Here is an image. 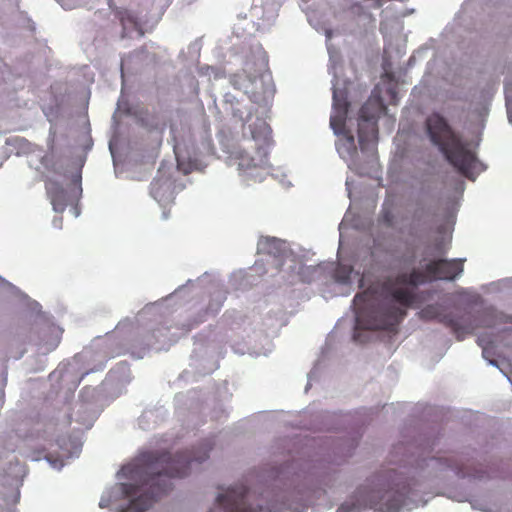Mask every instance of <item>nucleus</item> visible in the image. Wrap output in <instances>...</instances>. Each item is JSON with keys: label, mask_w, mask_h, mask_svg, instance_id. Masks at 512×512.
<instances>
[{"label": "nucleus", "mask_w": 512, "mask_h": 512, "mask_svg": "<svg viewBox=\"0 0 512 512\" xmlns=\"http://www.w3.org/2000/svg\"><path fill=\"white\" fill-rule=\"evenodd\" d=\"M462 272L463 260L440 259L430 261L425 266V271L414 268L409 273H399L385 283V289L391 299L400 306L386 301L376 304L374 296L368 291L356 294L353 299L356 330L394 331L405 317L406 308L416 299L412 289L398 286L408 285L414 288L425 283L428 278L451 281Z\"/></svg>", "instance_id": "obj_1"}, {"label": "nucleus", "mask_w": 512, "mask_h": 512, "mask_svg": "<svg viewBox=\"0 0 512 512\" xmlns=\"http://www.w3.org/2000/svg\"><path fill=\"white\" fill-rule=\"evenodd\" d=\"M211 449L210 441H205L197 450L180 452L174 456L165 451L141 454L136 464L123 469L134 482L122 484V492L132 499L116 512L147 511L159 497L171 489L172 478L187 476L190 465L193 462L205 461Z\"/></svg>", "instance_id": "obj_2"}, {"label": "nucleus", "mask_w": 512, "mask_h": 512, "mask_svg": "<svg viewBox=\"0 0 512 512\" xmlns=\"http://www.w3.org/2000/svg\"><path fill=\"white\" fill-rule=\"evenodd\" d=\"M426 126L431 141L438 146L449 163L461 174L469 177L477 159L468 144L462 141L439 113L431 114L426 120Z\"/></svg>", "instance_id": "obj_3"}, {"label": "nucleus", "mask_w": 512, "mask_h": 512, "mask_svg": "<svg viewBox=\"0 0 512 512\" xmlns=\"http://www.w3.org/2000/svg\"><path fill=\"white\" fill-rule=\"evenodd\" d=\"M386 109L380 97H370L361 107L358 119V141L362 151L374 147L378 140V118Z\"/></svg>", "instance_id": "obj_4"}, {"label": "nucleus", "mask_w": 512, "mask_h": 512, "mask_svg": "<svg viewBox=\"0 0 512 512\" xmlns=\"http://www.w3.org/2000/svg\"><path fill=\"white\" fill-rule=\"evenodd\" d=\"M248 493L245 486H236L228 489L225 494H220L217 501L224 507L225 512H265L261 507L254 508L248 504Z\"/></svg>", "instance_id": "obj_5"}, {"label": "nucleus", "mask_w": 512, "mask_h": 512, "mask_svg": "<svg viewBox=\"0 0 512 512\" xmlns=\"http://www.w3.org/2000/svg\"><path fill=\"white\" fill-rule=\"evenodd\" d=\"M349 107L350 103L347 98V93L344 90L334 89L330 126L335 134H339L345 130Z\"/></svg>", "instance_id": "obj_6"}, {"label": "nucleus", "mask_w": 512, "mask_h": 512, "mask_svg": "<svg viewBox=\"0 0 512 512\" xmlns=\"http://www.w3.org/2000/svg\"><path fill=\"white\" fill-rule=\"evenodd\" d=\"M420 315L424 319H435L440 323H443L444 325L450 327L453 330V332L457 335L458 340L463 339V337L461 336L463 332L462 327L460 326L458 321L450 315L443 314L438 305H427L421 310Z\"/></svg>", "instance_id": "obj_7"}, {"label": "nucleus", "mask_w": 512, "mask_h": 512, "mask_svg": "<svg viewBox=\"0 0 512 512\" xmlns=\"http://www.w3.org/2000/svg\"><path fill=\"white\" fill-rule=\"evenodd\" d=\"M150 193L161 205H166L173 201V187L169 179H155L151 183Z\"/></svg>", "instance_id": "obj_8"}, {"label": "nucleus", "mask_w": 512, "mask_h": 512, "mask_svg": "<svg viewBox=\"0 0 512 512\" xmlns=\"http://www.w3.org/2000/svg\"><path fill=\"white\" fill-rule=\"evenodd\" d=\"M258 250L261 253L282 258L286 253V242L275 237H261L258 241Z\"/></svg>", "instance_id": "obj_9"}, {"label": "nucleus", "mask_w": 512, "mask_h": 512, "mask_svg": "<svg viewBox=\"0 0 512 512\" xmlns=\"http://www.w3.org/2000/svg\"><path fill=\"white\" fill-rule=\"evenodd\" d=\"M45 188L54 210L63 211L66 206V195L63 187L56 182L48 181Z\"/></svg>", "instance_id": "obj_10"}, {"label": "nucleus", "mask_w": 512, "mask_h": 512, "mask_svg": "<svg viewBox=\"0 0 512 512\" xmlns=\"http://www.w3.org/2000/svg\"><path fill=\"white\" fill-rule=\"evenodd\" d=\"M238 160L239 170L246 172L253 168L262 166L265 163V155H260L258 159H255L246 151H241L238 154Z\"/></svg>", "instance_id": "obj_11"}, {"label": "nucleus", "mask_w": 512, "mask_h": 512, "mask_svg": "<svg viewBox=\"0 0 512 512\" xmlns=\"http://www.w3.org/2000/svg\"><path fill=\"white\" fill-rule=\"evenodd\" d=\"M353 268L349 265L339 264L334 270V279L338 283L347 284L350 281V276Z\"/></svg>", "instance_id": "obj_12"}, {"label": "nucleus", "mask_w": 512, "mask_h": 512, "mask_svg": "<svg viewBox=\"0 0 512 512\" xmlns=\"http://www.w3.org/2000/svg\"><path fill=\"white\" fill-rule=\"evenodd\" d=\"M338 135H343L344 136V143H343V146L345 147L347 153L349 155H353L356 153V146H355V140H354V136L352 135L351 131L346 129L339 133Z\"/></svg>", "instance_id": "obj_13"}, {"label": "nucleus", "mask_w": 512, "mask_h": 512, "mask_svg": "<svg viewBox=\"0 0 512 512\" xmlns=\"http://www.w3.org/2000/svg\"><path fill=\"white\" fill-rule=\"evenodd\" d=\"M244 78H247L249 82H253V79L246 75V71L244 70L243 73L234 74L231 77V83L237 89H245L246 87L243 85Z\"/></svg>", "instance_id": "obj_14"}, {"label": "nucleus", "mask_w": 512, "mask_h": 512, "mask_svg": "<svg viewBox=\"0 0 512 512\" xmlns=\"http://www.w3.org/2000/svg\"><path fill=\"white\" fill-rule=\"evenodd\" d=\"M478 344L482 347V353L485 358L488 357V354L490 353V346L492 344L491 341H488L485 336H480L478 338Z\"/></svg>", "instance_id": "obj_15"}, {"label": "nucleus", "mask_w": 512, "mask_h": 512, "mask_svg": "<svg viewBox=\"0 0 512 512\" xmlns=\"http://www.w3.org/2000/svg\"><path fill=\"white\" fill-rule=\"evenodd\" d=\"M505 95H506L507 114H508L509 121L512 123V99H511L510 90L508 87L505 88Z\"/></svg>", "instance_id": "obj_16"}, {"label": "nucleus", "mask_w": 512, "mask_h": 512, "mask_svg": "<svg viewBox=\"0 0 512 512\" xmlns=\"http://www.w3.org/2000/svg\"><path fill=\"white\" fill-rule=\"evenodd\" d=\"M120 20H121L123 26L126 25V21L129 22L132 25L136 24L135 18L133 16H131V15H127V17H125L124 15L121 14Z\"/></svg>", "instance_id": "obj_17"}, {"label": "nucleus", "mask_w": 512, "mask_h": 512, "mask_svg": "<svg viewBox=\"0 0 512 512\" xmlns=\"http://www.w3.org/2000/svg\"><path fill=\"white\" fill-rule=\"evenodd\" d=\"M109 505V501L107 499L102 498L99 502V506L101 508H106Z\"/></svg>", "instance_id": "obj_18"}, {"label": "nucleus", "mask_w": 512, "mask_h": 512, "mask_svg": "<svg viewBox=\"0 0 512 512\" xmlns=\"http://www.w3.org/2000/svg\"><path fill=\"white\" fill-rule=\"evenodd\" d=\"M503 321L506 322V323H512V315L506 316Z\"/></svg>", "instance_id": "obj_19"}, {"label": "nucleus", "mask_w": 512, "mask_h": 512, "mask_svg": "<svg viewBox=\"0 0 512 512\" xmlns=\"http://www.w3.org/2000/svg\"><path fill=\"white\" fill-rule=\"evenodd\" d=\"M18 498H19V496H18V495H14V496H12V503L17 502V501H18Z\"/></svg>", "instance_id": "obj_20"}, {"label": "nucleus", "mask_w": 512, "mask_h": 512, "mask_svg": "<svg viewBox=\"0 0 512 512\" xmlns=\"http://www.w3.org/2000/svg\"><path fill=\"white\" fill-rule=\"evenodd\" d=\"M377 7L381 6L383 0H375Z\"/></svg>", "instance_id": "obj_21"}, {"label": "nucleus", "mask_w": 512, "mask_h": 512, "mask_svg": "<svg viewBox=\"0 0 512 512\" xmlns=\"http://www.w3.org/2000/svg\"><path fill=\"white\" fill-rule=\"evenodd\" d=\"M339 511H343V512H344V511H345V506H344V505H342V506L339 508Z\"/></svg>", "instance_id": "obj_22"}, {"label": "nucleus", "mask_w": 512, "mask_h": 512, "mask_svg": "<svg viewBox=\"0 0 512 512\" xmlns=\"http://www.w3.org/2000/svg\"><path fill=\"white\" fill-rule=\"evenodd\" d=\"M369 507H370V508H376V507H377V505H376V504H372V503H371V504L369 505Z\"/></svg>", "instance_id": "obj_23"}, {"label": "nucleus", "mask_w": 512, "mask_h": 512, "mask_svg": "<svg viewBox=\"0 0 512 512\" xmlns=\"http://www.w3.org/2000/svg\"><path fill=\"white\" fill-rule=\"evenodd\" d=\"M163 214H164V218L168 217V214L166 212H164Z\"/></svg>", "instance_id": "obj_24"}]
</instances>
